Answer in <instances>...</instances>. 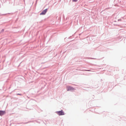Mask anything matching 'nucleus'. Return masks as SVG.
Listing matches in <instances>:
<instances>
[{"mask_svg":"<svg viewBox=\"0 0 126 126\" xmlns=\"http://www.w3.org/2000/svg\"><path fill=\"white\" fill-rule=\"evenodd\" d=\"M56 112L59 115H63L64 114V112L62 110L60 111H57Z\"/></svg>","mask_w":126,"mask_h":126,"instance_id":"nucleus-1","label":"nucleus"},{"mask_svg":"<svg viewBox=\"0 0 126 126\" xmlns=\"http://www.w3.org/2000/svg\"><path fill=\"white\" fill-rule=\"evenodd\" d=\"M66 89L67 91L73 90L74 89L73 88L70 86H67L66 87Z\"/></svg>","mask_w":126,"mask_h":126,"instance_id":"nucleus-2","label":"nucleus"},{"mask_svg":"<svg viewBox=\"0 0 126 126\" xmlns=\"http://www.w3.org/2000/svg\"><path fill=\"white\" fill-rule=\"evenodd\" d=\"M47 9H46L44 10L40 14V15H44L46 13V12H47Z\"/></svg>","mask_w":126,"mask_h":126,"instance_id":"nucleus-3","label":"nucleus"},{"mask_svg":"<svg viewBox=\"0 0 126 126\" xmlns=\"http://www.w3.org/2000/svg\"><path fill=\"white\" fill-rule=\"evenodd\" d=\"M5 113V111H4L0 110V116H2L4 115Z\"/></svg>","mask_w":126,"mask_h":126,"instance_id":"nucleus-4","label":"nucleus"},{"mask_svg":"<svg viewBox=\"0 0 126 126\" xmlns=\"http://www.w3.org/2000/svg\"><path fill=\"white\" fill-rule=\"evenodd\" d=\"M77 1V0H72L73 2H76Z\"/></svg>","mask_w":126,"mask_h":126,"instance_id":"nucleus-5","label":"nucleus"},{"mask_svg":"<svg viewBox=\"0 0 126 126\" xmlns=\"http://www.w3.org/2000/svg\"><path fill=\"white\" fill-rule=\"evenodd\" d=\"M17 94L21 95V94Z\"/></svg>","mask_w":126,"mask_h":126,"instance_id":"nucleus-6","label":"nucleus"},{"mask_svg":"<svg viewBox=\"0 0 126 126\" xmlns=\"http://www.w3.org/2000/svg\"><path fill=\"white\" fill-rule=\"evenodd\" d=\"M87 71H90V70H87Z\"/></svg>","mask_w":126,"mask_h":126,"instance_id":"nucleus-7","label":"nucleus"}]
</instances>
